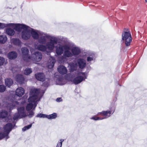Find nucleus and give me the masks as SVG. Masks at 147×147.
<instances>
[{"mask_svg": "<svg viewBox=\"0 0 147 147\" xmlns=\"http://www.w3.org/2000/svg\"><path fill=\"white\" fill-rule=\"evenodd\" d=\"M31 36L34 39L37 40L40 44L35 43V48L46 53L52 52L57 44L58 40H63L65 38L63 36L55 37V36L31 28Z\"/></svg>", "mask_w": 147, "mask_h": 147, "instance_id": "1", "label": "nucleus"}, {"mask_svg": "<svg viewBox=\"0 0 147 147\" xmlns=\"http://www.w3.org/2000/svg\"><path fill=\"white\" fill-rule=\"evenodd\" d=\"M45 90H41L35 88H32L30 92V96L28 99L29 103L26 107V109L29 111L36 107L37 102L39 101L45 92Z\"/></svg>", "mask_w": 147, "mask_h": 147, "instance_id": "2", "label": "nucleus"}, {"mask_svg": "<svg viewBox=\"0 0 147 147\" xmlns=\"http://www.w3.org/2000/svg\"><path fill=\"white\" fill-rule=\"evenodd\" d=\"M81 52L80 48L76 46L71 43H68V50L66 51L63 56H60L58 58L59 63L66 62L67 61V58L71 57L74 55H79Z\"/></svg>", "mask_w": 147, "mask_h": 147, "instance_id": "3", "label": "nucleus"}, {"mask_svg": "<svg viewBox=\"0 0 147 147\" xmlns=\"http://www.w3.org/2000/svg\"><path fill=\"white\" fill-rule=\"evenodd\" d=\"M21 50L23 54V59L26 61L29 62L32 61L38 64L37 62L40 61L42 58V54L39 51L34 52V53H33L32 49H31L30 51L32 55V57H31L28 55L29 51L26 48H22Z\"/></svg>", "mask_w": 147, "mask_h": 147, "instance_id": "4", "label": "nucleus"}, {"mask_svg": "<svg viewBox=\"0 0 147 147\" xmlns=\"http://www.w3.org/2000/svg\"><path fill=\"white\" fill-rule=\"evenodd\" d=\"M25 90L22 87H19L16 90L15 95H13L12 97H10L9 99L8 100L7 107L10 110L14 108L16 106L18 105V103L16 100L18 97H20L24 95L25 93Z\"/></svg>", "mask_w": 147, "mask_h": 147, "instance_id": "5", "label": "nucleus"}, {"mask_svg": "<svg viewBox=\"0 0 147 147\" xmlns=\"http://www.w3.org/2000/svg\"><path fill=\"white\" fill-rule=\"evenodd\" d=\"M15 30L21 32V36L24 40H28L31 37V28L23 24L14 23L13 26Z\"/></svg>", "mask_w": 147, "mask_h": 147, "instance_id": "6", "label": "nucleus"}, {"mask_svg": "<svg viewBox=\"0 0 147 147\" xmlns=\"http://www.w3.org/2000/svg\"><path fill=\"white\" fill-rule=\"evenodd\" d=\"M72 71L69 78H66L68 81H71L75 84H77L87 78V75L85 73L78 71Z\"/></svg>", "mask_w": 147, "mask_h": 147, "instance_id": "7", "label": "nucleus"}, {"mask_svg": "<svg viewBox=\"0 0 147 147\" xmlns=\"http://www.w3.org/2000/svg\"><path fill=\"white\" fill-rule=\"evenodd\" d=\"M86 61L84 59L80 58L77 60L76 62H72L68 64V67L70 72L76 71L78 67L81 69L84 68L86 66Z\"/></svg>", "mask_w": 147, "mask_h": 147, "instance_id": "8", "label": "nucleus"}, {"mask_svg": "<svg viewBox=\"0 0 147 147\" xmlns=\"http://www.w3.org/2000/svg\"><path fill=\"white\" fill-rule=\"evenodd\" d=\"M18 112L15 114L14 116L13 119L14 120L18 118H21L28 116L29 117H32L34 114V113L31 111L29 113V114H27L25 112L24 107H20L18 109Z\"/></svg>", "mask_w": 147, "mask_h": 147, "instance_id": "9", "label": "nucleus"}, {"mask_svg": "<svg viewBox=\"0 0 147 147\" xmlns=\"http://www.w3.org/2000/svg\"><path fill=\"white\" fill-rule=\"evenodd\" d=\"M122 39L126 46H129L131 43L132 38L131 33L128 30H124L122 34Z\"/></svg>", "mask_w": 147, "mask_h": 147, "instance_id": "10", "label": "nucleus"}, {"mask_svg": "<svg viewBox=\"0 0 147 147\" xmlns=\"http://www.w3.org/2000/svg\"><path fill=\"white\" fill-rule=\"evenodd\" d=\"M12 127V124L9 123L7 124L4 127V133L0 132V140L4 138L6 139L9 138L8 135L9 132L11 130Z\"/></svg>", "mask_w": 147, "mask_h": 147, "instance_id": "11", "label": "nucleus"}, {"mask_svg": "<svg viewBox=\"0 0 147 147\" xmlns=\"http://www.w3.org/2000/svg\"><path fill=\"white\" fill-rule=\"evenodd\" d=\"M115 109V107L114 106L110 107L108 110L99 112L97 113V115H101L103 116V117H101V118H103V119L107 118L110 117L114 113Z\"/></svg>", "mask_w": 147, "mask_h": 147, "instance_id": "12", "label": "nucleus"}, {"mask_svg": "<svg viewBox=\"0 0 147 147\" xmlns=\"http://www.w3.org/2000/svg\"><path fill=\"white\" fill-rule=\"evenodd\" d=\"M66 50H68V43L63 45H59L56 48V53L57 55H60Z\"/></svg>", "mask_w": 147, "mask_h": 147, "instance_id": "13", "label": "nucleus"}, {"mask_svg": "<svg viewBox=\"0 0 147 147\" xmlns=\"http://www.w3.org/2000/svg\"><path fill=\"white\" fill-rule=\"evenodd\" d=\"M57 70L59 73L62 75L66 74L67 72V68L63 65L59 66L57 68Z\"/></svg>", "mask_w": 147, "mask_h": 147, "instance_id": "14", "label": "nucleus"}, {"mask_svg": "<svg viewBox=\"0 0 147 147\" xmlns=\"http://www.w3.org/2000/svg\"><path fill=\"white\" fill-rule=\"evenodd\" d=\"M87 61L90 63L92 61H93L95 59V56L94 53H87L86 55Z\"/></svg>", "mask_w": 147, "mask_h": 147, "instance_id": "15", "label": "nucleus"}, {"mask_svg": "<svg viewBox=\"0 0 147 147\" xmlns=\"http://www.w3.org/2000/svg\"><path fill=\"white\" fill-rule=\"evenodd\" d=\"M16 81L20 84L25 83V80L23 76L22 75L18 74L15 77Z\"/></svg>", "mask_w": 147, "mask_h": 147, "instance_id": "16", "label": "nucleus"}, {"mask_svg": "<svg viewBox=\"0 0 147 147\" xmlns=\"http://www.w3.org/2000/svg\"><path fill=\"white\" fill-rule=\"evenodd\" d=\"M6 27H7L6 30V32L7 34L9 36L13 35L15 33V31L13 29H11V28H12L15 30L14 27L7 26Z\"/></svg>", "mask_w": 147, "mask_h": 147, "instance_id": "17", "label": "nucleus"}, {"mask_svg": "<svg viewBox=\"0 0 147 147\" xmlns=\"http://www.w3.org/2000/svg\"><path fill=\"white\" fill-rule=\"evenodd\" d=\"M55 61V59L54 58L52 57H50L48 61L47 64L48 68L50 69L52 68L54 65Z\"/></svg>", "mask_w": 147, "mask_h": 147, "instance_id": "18", "label": "nucleus"}, {"mask_svg": "<svg viewBox=\"0 0 147 147\" xmlns=\"http://www.w3.org/2000/svg\"><path fill=\"white\" fill-rule=\"evenodd\" d=\"M36 79L39 81H43L45 80V77L44 74L42 73H38L35 74Z\"/></svg>", "mask_w": 147, "mask_h": 147, "instance_id": "19", "label": "nucleus"}, {"mask_svg": "<svg viewBox=\"0 0 147 147\" xmlns=\"http://www.w3.org/2000/svg\"><path fill=\"white\" fill-rule=\"evenodd\" d=\"M11 43L15 45L19 46L20 47L21 46L22 42L19 39L13 38L11 39Z\"/></svg>", "mask_w": 147, "mask_h": 147, "instance_id": "20", "label": "nucleus"}, {"mask_svg": "<svg viewBox=\"0 0 147 147\" xmlns=\"http://www.w3.org/2000/svg\"><path fill=\"white\" fill-rule=\"evenodd\" d=\"M17 56V54L14 51H12L9 53L7 54L8 58L10 59H15Z\"/></svg>", "mask_w": 147, "mask_h": 147, "instance_id": "21", "label": "nucleus"}, {"mask_svg": "<svg viewBox=\"0 0 147 147\" xmlns=\"http://www.w3.org/2000/svg\"><path fill=\"white\" fill-rule=\"evenodd\" d=\"M7 39L6 36L5 35H0V43L4 44Z\"/></svg>", "mask_w": 147, "mask_h": 147, "instance_id": "22", "label": "nucleus"}, {"mask_svg": "<svg viewBox=\"0 0 147 147\" xmlns=\"http://www.w3.org/2000/svg\"><path fill=\"white\" fill-rule=\"evenodd\" d=\"M5 84L8 87L10 86L13 84V81L11 79H6L5 80Z\"/></svg>", "mask_w": 147, "mask_h": 147, "instance_id": "23", "label": "nucleus"}, {"mask_svg": "<svg viewBox=\"0 0 147 147\" xmlns=\"http://www.w3.org/2000/svg\"><path fill=\"white\" fill-rule=\"evenodd\" d=\"M14 23H9L5 24L0 23V29L3 28L7 26H13Z\"/></svg>", "mask_w": 147, "mask_h": 147, "instance_id": "24", "label": "nucleus"}, {"mask_svg": "<svg viewBox=\"0 0 147 147\" xmlns=\"http://www.w3.org/2000/svg\"><path fill=\"white\" fill-rule=\"evenodd\" d=\"M8 115L7 112L6 111L2 110L0 112V117L2 118H5Z\"/></svg>", "mask_w": 147, "mask_h": 147, "instance_id": "25", "label": "nucleus"}, {"mask_svg": "<svg viewBox=\"0 0 147 147\" xmlns=\"http://www.w3.org/2000/svg\"><path fill=\"white\" fill-rule=\"evenodd\" d=\"M57 117V114L55 113H53L49 115H47V118L49 119H55Z\"/></svg>", "mask_w": 147, "mask_h": 147, "instance_id": "26", "label": "nucleus"}, {"mask_svg": "<svg viewBox=\"0 0 147 147\" xmlns=\"http://www.w3.org/2000/svg\"><path fill=\"white\" fill-rule=\"evenodd\" d=\"M32 72V71L31 68H26L24 71V74L26 75H28L30 74Z\"/></svg>", "mask_w": 147, "mask_h": 147, "instance_id": "27", "label": "nucleus"}, {"mask_svg": "<svg viewBox=\"0 0 147 147\" xmlns=\"http://www.w3.org/2000/svg\"><path fill=\"white\" fill-rule=\"evenodd\" d=\"M90 119H93L94 120H100L103 119V118H101L100 117H99L96 116H94L93 117H91L90 118Z\"/></svg>", "mask_w": 147, "mask_h": 147, "instance_id": "28", "label": "nucleus"}, {"mask_svg": "<svg viewBox=\"0 0 147 147\" xmlns=\"http://www.w3.org/2000/svg\"><path fill=\"white\" fill-rule=\"evenodd\" d=\"M6 89L5 86L3 85H0V92H2L5 91Z\"/></svg>", "mask_w": 147, "mask_h": 147, "instance_id": "29", "label": "nucleus"}, {"mask_svg": "<svg viewBox=\"0 0 147 147\" xmlns=\"http://www.w3.org/2000/svg\"><path fill=\"white\" fill-rule=\"evenodd\" d=\"M11 70L14 73H16V74L19 73L20 71V69L17 68H13Z\"/></svg>", "mask_w": 147, "mask_h": 147, "instance_id": "30", "label": "nucleus"}, {"mask_svg": "<svg viewBox=\"0 0 147 147\" xmlns=\"http://www.w3.org/2000/svg\"><path fill=\"white\" fill-rule=\"evenodd\" d=\"M5 61V59L3 57H0V66L3 65Z\"/></svg>", "mask_w": 147, "mask_h": 147, "instance_id": "31", "label": "nucleus"}, {"mask_svg": "<svg viewBox=\"0 0 147 147\" xmlns=\"http://www.w3.org/2000/svg\"><path fill=\"white\" fill-rule=\"evenodd\" d=\"M32 126V124H30L29 125H28L27 126L24 127V128H22V130L23 131H25L27 130H28L30 129Z\"/></svg>", "mask_w": 147, "mask_h": 147, "instance_id": "32", "label": "nucleus"}, {"mask_svg": "<svg viewBox=\"0 0 147 147\" xmlns=\"http://www.w3.org/2000/svg\"><path fill=\"white\" fill-rule=\"evenodd\" d=\"M62 80L63 79H57L56 80V82L58 84L62 85L64 84L62 82Z\"/></svg>", "mask_w": 147, "mask_h": 147, "instance_id": "33", "label": "nucleus"}, {"mask_svg": "<svg viewBox=\"0 0 147 147\" xmlns=\"http://www.w3.org/2000/svg\"><path fill=\"white\" fill-rule=\"evenodd\" d=\"M64 141V140L61 139L60 140L59 142V141L57 143L56 147H61L62 146V143Z\"/></svg>", "mask_w": 147, "mask_h": 147, "instance_id": "34", "label": "nucleus"}, {"mask_svg": "<svg viewBox=\"0 0 147 147\" xmlns=\"http://www.w3.org/2000/svg\"><path fill=\"white\" fill-rule=\"evenodd\" d=\"M47 115L44 114H42L41 113L38 114L36 116L37 117H39L41 118H46Z\"/></svg>", "mask_w": 147, "mask_h": 147, "instance_id": "35", "label": "nucleus"}, {"mask_svg": "<svg viewBox=\"0 0 147 147\" xmlns=\"http://www.w3.org/2000/svg\"><path fill=\"white\" fill-rule=\"evenodd\" d=\"M62 101V99L61 98H58L56 99V101L57 102H59Z\"/></svg>", "mask_w": 147, "mask_h": 147, "instance_id": "36", "label": "nucleus"}, {"mask_svg": "<svg viewBox=\"0 0 147 147\" xmlns=\"http://www.w3.org/2000/svg\"><path fill=\"white\" fill-rule=\"evenodd\" d=\"M48 83H46V84H44V85L45 86V87H47L48 86Z\"/></svg>", "mask_w": 147, "mask_h": 147, "instance_id": "37", "label": "nucleus"}, {"mask_svg": "<svg viewBox=\"0 0 147 147\" xmlns=\"http://www.w3.org/2000/svg\"><path fill=\"white\" fill-rule=\"evenodd\" d=\"M3 106H2L1 104H0V108H2V107H3Z\"/></svg>", "mask_w": 147, "mask_h": 147, "instance_id": "38", "label": "nucleus"}, {"mask_svg": "<svg viewBox=\"0 0 147 147\" xmlns=\"http://www.w3.org/2000/svg\"><path fill=\"white\" fill-rule=\"evenodd\" d=\"M145 1H146V2H147V0H145Z\"/></svg>", "mask_w": 147, "mask_h": 147, "instance_id": "39", "label": "nucleus"}]
</instances>
